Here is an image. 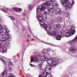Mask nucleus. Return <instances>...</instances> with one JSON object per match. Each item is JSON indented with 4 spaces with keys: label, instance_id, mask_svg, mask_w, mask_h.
Masks as SVG:
<instances>
[{
    "label": "nucleus",
    "instance_id": "nucleus-44",
    "mask_svg": "<svg viewBox=\"0 0 77 77\" xmlns=\"http://www.w3.org/2000/svg\"><path fill=\"white\" fill-rule=\"evenodd\" d=\"M22 31H23V32H24V31H25V29L24 28H22Z\"/></svg>",
    "mask_w": 77,
    "mask_h": 77
},
{
    "label": "nucleus",
    "instance_id": "nucleus-25",
    "mask_svg": "<svg viewBox=\"0 0 77 77\" xmlns=\"http://www.w3.org/2000/svg\"><path fill=\"white\" fill-rule=\"evenodd\" d=\"M56 61L57 62L58 64L59 63H61L62 62V59H59L58 60H56Z\"/></svg>",
    "mask_w": 77,
    "mask_h": 77
},
{
    "label": "nucleus",
    "instance_id": "nucleus-21",
    "mask_svg": "<svg viewBox=\"0 0 77 77\" xmlns=\"http://www.w3.org/2000/svg\"><path fill=\"white\" fill-rule=\"evenodd\" d=\"M2 11H3V12H4L5 13H6V15H7L8 14H9V12H8V11L6 10L5 8H3V9H2Z\"/></svg>",
    "mask_w": 77,
    "mask_h": 77
},
{
    "label": "nucleus",
    "instance_id": "nucleus-7",
    "mask_svg": "<svg viewBox=\"0 0 77 77\" xmlns=\"http://www.w3.org/2000/svg\"><path fill=\"white\" fill-rule=\"evenodd\" d=\"M62 32H63V35L65 36L66 37H69L71 36H72V33L71 32H69V31L68 29H66L65 30H63Z\"/></svg>",
    "mask_w": 77,
    "mask_h": 77
},
{
    "label": "nucleus",
    "instance_id": "nucleus-5",
    "mask_svg": "<svg viewBox=\"0 0 77 77\" xmlns=\"http://www.w3.org/2000/svg\"><path fill=\"white\" fill-rule=\"evenodd\" d=\"M47 34L49 36H53L54 38H56L57 40H60L61 39V38H62V35H58L56 31H52V34L51 32H48Z\"/></svg>",
    "mask_w": 77,
    "mask_h": 77
},
{
    "label": "nucleus",
    "instance_id": "nucleus-23",
    "mask_svg": "<svg viewBox=\"0 0 77 77\" xmlns=\"http://www.w3.org/2000/svg\"><path fill=\"white\" fill-rule=\"evenodd\" d=\"M33 7H32V5H29V6L28 7V8L29 10L30 11V10H32V8Z\"/></svg>",
    "mask_w": 77,
    "mask_h": 77
},
{
    "label": "nucleus",
    "instance_id": "nucleus-24",
    "mask_svg": "<svg viewBox=\"0 0 77 77\" xmlns=\"http://www.w3.org/2000/svg\"><path fill=\"white\" fill-rule=\"evenodd\" d=\"M22 16H25L26 15V11L25 10L22 13Z\"/></svg>",
    "mask_w": 77,
    "mask_h": 77
},
{
    "label": "nucleus",
    "instance_id": "nucleus-27",
    "mask_svg": "<svg viewBox=\"0 0 77 77\" xmlns=\"http://www.w3.org/2000/svg\"><path fill=\"white\" fill-rule=\"evenodd\" d=\"M5 32H6V33H7V36H8V34H9L8 33H9L10 32V31H9V30L8 29H6L5 30Z\"/></svg>",
    "mask_w": 77,
    "mask_h": 77
},
{
    "label": "nucleus",
    "instance_id": "nucleus-15",
    "mask_svg": "<svg viewBox=\"0 0 77 77\" xmlns=\"http://www.w3.org/2000/svg\"><path fill=\"white\" fill-rule=\"evenodd\" d=\"M33 61L34 62H37L38 61V58L37 57H35V58L33 57L31 60L30 63L33 62Z\"/></svg>",
    "mask_w": 77,
    "mask_h": 77
},
{
    "label": "nucleus",
    "instance_id": "nucleus-38",
    "mask_svg": "<svg viewBox=\"0 0 77 77\" xmlns=\"http://www.w3.org/2000/svg\"><path fill=\"white\" fill-rule=\"evenodd\" d=\"M48 51H51V49H50V48H49L48 49Z\"/></svg>",
    "mask_w": 77,
    "mask_h": 77
},
{
    "label": "nucleus",
    "instance_id": "nucleus-50",
    "mask_svg": "<svg viewBox=\"0 0 77 77\" xmlns=\"http://www.w3.org/2000/svg\"><path fill=\"white\" fill-rule=\"evenodd\" d=\"M62 36H63V35H62Z\"/></svg>",
    "mask_w": 77,
    "mask_h": 77
},
{
    "label": "nucleus",
    "instance_id": "nucleus-42",
    "mask_svg": "<svg viewBox=\"0 0 77 77\" xmlns=\"http://www.w3.org/2000/svg\"><path fill=\"white\" fill-rule=\"evenodd\" d=\"M52 52H56V50H52Z\"/></svg>",
    "mask_w": 77,
    "mask_h": 77
},
{
    "label": "nucleus",
    "instance_id": "nucleus-12",
    "mask_svg": "<svg viewBox=\"0 0 77 77\" xmlns=\"http://www.w3.org/2000/svg\"><path fill=\"white\" fill-rule=\"evenodd\" d=\"M13 9H14L16 12H17L18 13H20L22 11V8H13Z\"/></svg>",
    "mask_w": 77,
    "mask_h": 77
},
{
    "label": "nucleus",
    "instance_id": "nucleus-10",
    "mask_svg": "<svg viewBox=\"0 0 77 77\" xmlns=\"http://www.w3.org/2000/svg\"><path fill=\"white\" fill-rule=\"evenodd\" d=\"M75 41L77 42V36H76L72 41L68 42V43L70 44V45H72Z\"/></svg>",
    "mask_w": 77,
    "mask_h": 77
},
{
    "label": "nucleus",
    "instance_id": "nucleus-28",
    "mask_svg": "<svg viewBox=\"0 0 77 77\" xmlns=\"http://www.w3.org/2000/svg\"><path fill=\"white\" fill-rule=\"evenodd\" d=\"M43 53H47V52H48V50L45 49H44L43 50Z\"/></svg>",
    "mask_w": 77,
    "mask_h": 77
},
{
    "label": "nucleus",
    "instance_id": "nucleus-39",
    "mask_svg": "<svg viewBox=\"0 0 77 77\" xmlns=\"http://www.w3.org/2000/svg\"><path fill=\"white\" fill-rule=\"evenodd\" d=\"M12 62L10 61L9 62V65H12Z\"/></svg>",
    "mask_w": 77,
    "mask_h": 77
},
{
    "label": "nucleus",
    "instance_id": "nucleus-18",
    "mask_svg": "<svg viewBox=\"0 0 77 77\" xmlns=\"http://www.w3.org/2000/svg\"><path fill=\"white\" fill-rule=\"evenodd\" d=\"M6 40L7 41V42L5 43V42H2V39H1V40H0V43H2V42L3 43V45H5L7 44L8 46H9L11 45V44L10 43H8V41L7 40V39H6Z\"/></svg>",
    "mask_w": 77,
    "mask_h": 77
},
{
    "label": "nucleus",
    "instance_id": "nucleus-35",
    "mask_svg": "<svg viewBox=\"0 0 77 77\" xmlns=\"http://www.w3.org/2000/svg\"><path fill=\"white\" fill-rule=\"evenodd\" d=\"M72 5H74L75 3L74 1H72Z\"/></svg>",
    "mask_w": 77,
    "mask_h": 77
},
{
    "label": "nucleus",
    "instance_id": "nucleus-9",
    "mask_svg": "<svg viewBox=\"0 0 77 77\" xmlns=\"http://www.w3.org/2000/svg\"><path fill=\"white\" fill-rule=\"evenodd\" d=\"M70 33H72V35H73L75 33V27L74 26L71 25V26H70Z\"/></svg>",
    "mask_w": 77,
    "mask_h": 77
},
{
    "label": "nucleus",
    "instance_id": "nucleus-49",
    "mask_svg": "<svg viewBox=\"0 0 77 77\" xmlns=\"http://www.w3.org/2000/svg\"><path fill=\"white\" fill-rule=\"evenodd\" d=\"M68 21L67 20H66V21Z\"/></svg>",
    "mask_w": 77,
    "mask_h": 77
},
{
    "label": "nucleus",
    "instance_id": "nucleus-40",
    "mask_svg": "<svg viewBox=\"0 0 77 77\" xmlns=\"http://www.w3.org/2000/svg\"><path fill=\"white\" fill-rule=\"evenodd\" d=\"M21 20H25V18L23 17L22 18H21Z\"/></svg>",
    "mask_w": 77,
    "mask_h": 77
},
{
    "label": "nucleus",
    "instance_id": "nucleus-47",
    "mask_svg": "<svg viewBox=\"0 0 77 77\" xmlns=\"http://www.w3.org/2000/svg\"><path fill=\"white\" fill-rule=\"evenodd\" d=\"M37 54L38 56H40V53H37Z\"/></svg>",
    "mask_w": 77,
    "mask_h": 77
},
{
    "label": "nucleus",
    "instance_id": "nucleus-32",
    "mask_svg": "<svg viewBox=\"0 0 77 77\" xmlns=\"http://www.w3.org/2000/svg\"><path fill=\"white\" fill-rule=\"evenodd\" d=\"M46 77H51V74H49V73H48V74H47Z\"/></svg>",
    "mask_w": 77,
    "mask_h": 77
},
{
    "label": "nucleus",
    "instance_id": "nucleus-3",
    "mask_svg": "<svg viewBox=\"0 0 77 77\" xmlns=\"http://www.w3.org/2000/svg\"><path fill=\"white\" fill-rule=\"evenodd\" d=\"M47 62L48 64L49 65L48 66H51V68H55V67H56L58 65V63L56 60L54 61V59L53 58H49L48 59Z\"/></svg>",
    "mask_w": 77,
    "mask_h": 77
},
{
    "label": "nucleus",
    "instance_id": "nucleus-11",
    "mask_svg": "<svg viewBox=\"0 0 77 77\" xmlns=\"http://www.w3.org/2000/svg\"><path fill=\"white\" fill-rule=\"evenodd\" d=\"M0 51L2 53H6L7 52V48L6 47L2 46V49H0Z\"/></svg>",
    "mask_w": 77,
    "mask_h": 77
},
{
    "label": "nucleus",
    "instance_id": "nucleus-1",
    "mask_svg": "<svg viewBox=\"0 0 77 77\" xmlns=\"http://www.w3.org/2000/svg\"><path fill=\"white\" fill-rule=\"evenodd\" d=\"M43 5H46L47 6H49V8H45V6H42L40 5L38 6H37V7L36 11L37 14H38L39 12L37 11V9L38 8V9H41L42 8H44L41 11V12H40V14H38V15H42L41 14V12L44 9H45L44 12L46 14H51L52 13L54 12L55 11V9L53 8V7L55 6V7H57L59 6V4L58 2L56 1H53L52 0H50L48 2H45L43 4Z\"/></svg>",
    "mask_w": 77,
    "mask_h": 77
},
{
    "label": "nucleus",
    "instance_id": "nucleus-37",
    "mask_svg": "<svg viewBox=\"0 0 77 77\" xmlns=\"http://www.w3.org/2000/svg\"><path fill=\"white\" fill-rule=\"evenodd\" d=\"M49 45H51V46H55L54 45H53V44H49Z\"/></svg>",
    "mask_w": 77,
    "mask_h": 77
},
{
    "label": "nucleus",
    "instance_id": "nucleus-2",
    "mask_svg": "<svg viewBox=\"0 0 77 77\" xmlns=\"http://www.w3.org/2000/svg\"><path fill=\"white\" fill-rule=\"evenodd\" d=\"M44 8H42L41 9H39L38 7L37 8V11H39V12L37 14L36 17L40 24L41 28L42 29L44 28L46 31H48L50 30V25L48 24L45 25V20H44L42 17V15L39 14H39H40V12H41V11L43 10Z\"/></svg>",
    "mask_w": 77,
    "mask_h": 77
},
{
    "label": "nucleus",
    "instance_id": "nucleus-19",
    "mask_svg": "<svg viewBox=\"0 0 77 77\" xmlns=\"http://www.w3.org/2000/svg\"><path fill=\"white\" fill-rule=\"evenodd\" d=\"M56 13L58 14H60V13L62 12V9L60 8H57L56 9Z\"/></svg>",
    "mask_w": 77,
    "mask_h": 77
},
{
    "label": "nucleus",
    "instance_id": "nucleus-36",
    "mask_svg": "<svg viewBox=\"0 0 77 77\" xmlns=\"http://www.w3.org/2000/svg\"><path fill=\"white\" fill-rule=\"evenodd\" d=\"M67 15H68V16H69V15H70V14L69 12H68L67 13Z\"/></svg>",
    "mask_w": 77,
    "mask_h": 77
},
{
    "label": "nucleus",
    "instance_id": "nucleus-33",
    "mask_svg": "<svg viewBox=\"0 0 77 77\" xmlns=\"http://www.w3.org/2000/svg\"><path fill=\"white\" fill-rule=\"evenodd\" d=\"M47 57H45V56H44V57H46V59L47 58V57H49V56H50V54H49V53H48L47 54Z\"/></svg>",
    "mask_w": 77,
    "mask_h": 77
},
{
    "label": "nucleus",
    "instance_id": "nucleus-4",
    "mask_svg": "<svg viewBox=\"0 0 77 77\" xmlns=\"http://www.w3.org/2000/svg\"><path fill=\"white\" fill-rule=\"evenodd\" d=\"M4 29L2 28V25H0V38H1V41H2V42L6 43L7 41L6 38H5L6 34L3 32Z\"/></svg>",
    "mask_w": 77,
    "mask_h": 77
},
{
    "label": "nucleus",
    "instance_id": "nucleus-29",
    "mask_svg": "<svg viewBox=\"0 0 77 77\" xmlns=\"http://www.w3.org/2000/svg\"><path fill=\"white\" fill-rule=\"evenodd\" d=\"M7 77H14L12 75V73H10L9 74V75Z\"/></svg>",
    "mask_w": 77,
    "mask_h": 77
},
{
    "label": "nucleus",
    "instance_id": "nucleus-46",
    "mask_svg": "<svg viewBox=\"0 0 77 77\" xmlns=\"http://www.w3.org/2000/svg\"><path fill=\"white\" fill-rule=\"evenodd\" d=\"M27 37L28 38H30V36L29 35H28Z\"/></svg>",
    "mask_w": 77,
    "mask_h": 77
},
{
    "label": "nucleus",
    "instance_id": "nucleus-22",
    "mask_svg": "<svg viewBox=\"0 0 77 77\" xmlns=\"http://www.w3.org/2000/svg\"><path fill=\"white\" fill-rule=\"evenodd\" d=\"M14 28H15L16 31H17L18 33H20V29L16 26H14Z\"/></svg>",
    "mask_w": 77,
    "mask_h": 77
},
{
    "label": "nucleus",
    "instance_id": "nucleus-17",
    "mask_svg": "<svg viewBox=\"0 0 77 77\" xmlns=\"http://www.w3.org/2000/svg\"><path fill=\"white\" fill-rule=\"evenodd\" d=\"M64 20H65L64 19L62 18V17H58L57 19V21L59 23L63 22Z\"/></svg>",
    "mask_w": 77,
    "mask_h": 77
},
{
    "label": "nucleus",
    "instance_id": "nucleus-13",
    "mask_svg": "<svg viewBox=\"0 0 77 77\" xmlns=\"http://www.w3.org/2000/svg\"><path fill=\"white\" fill-rule=\"evenodd\" d=\"M69 51L71 53L74 54L76 53L77 50L74 48H71L69 49Z\"/></svg>",
    "mask_w": 77,
    "mask_h": 77
},
{
    "label": "nucleus",
    "instance_id": "nucleus-51",
    "mask_svg": "<svg viewBox=\"0 0 77 77\" xmlns=\"http://www.w3.org/2000/svg\"><path fill=\"white\" fill-rule=\"evenodd\" d=\"M13 23H14L13 22Z\"/></svg>",
    "mask_w": 77,
    "mask_h": 77
},
{
    "label": "nucleus",
    "instance_id": "nucleus-30",
    "mask_svg": "<svg viewBox=\"0 0 77 77\" xmlns=\"http://www.w3.org/2000/svg\"><path fill=\"white\" fill-rule=\"evenodd\" d=\"M2 29H6V26L5 25H3V26H2Z\"/></svg>",
    "mask_w": 77,
    "mask_h": 77
},
{
    "label": "nucleus",
    "instance_id": "nucleus-16",
    "mask_svg": "<svg viewBox=\"0 0 77 77\" xmlns=\"http://www.w3.org/2000/svg\"><path fill=\"white\" fill-rule=\"evenodd\" d=\"M0 60H1V61H2V62H3V63H4L5 65V66L6 68L5 69H7V65H8V63L6 62V61H5L3 59V58H1V57H0Z\"/></svg>",
    "mask_w": 77,
    "mask_h": 77
},
{
    "label": "nucleus",
    "instance_id": "nucleus-20",
    "mask_svg": "<svg viewBox=\"0 0 77 77\" xmlns=\"http://www.w3.org/2000/svg\"><path fill=\"white\" fill-rule=\"evenodd\" d=\"M7 36H8V37H7V38H6V39L7 40L8 39V41H9V42H11V41H12V39H11V35L9 34H8Z\"/></svg>",
    "mask_w": 77,
    "mask_h": 77
},
{
    "label": "nucleus",
    "instance_id": "nucleus-14",
    "mask_svg": "<svg viewBox=\"0 0 77 77\" xmlns=\"http://www.w3.org/2000/svg\"><path fill=\"white\" fill-rule=\"evenodd\" d=\"M54 27V29L59 30V29H60L62 28V26L59 24H57L55 25Z\"/></svg>",
    "mask_w": 77,
    "mask_h": 77
},
{
    "label": "nucleus",
    "instance_id": "nucleus-31",
    "mask_svg": "<svg viewBox=\"0 0 77 77\" xmlns=\"http://www.w3.org/2000/svg\"><path fill=\"white\" fill-rule=\"evenodd\" d=\"M50 23L51 24H54V20H52L51 21Z\"/></svg>",
    "mask_w": 77,
    "mask_h": 77
},
{
    "label": "nucleus",
    "instance_id": "nucleus-43",
    "mask_svg": "<svg viewBox=\"0 0 77 77\" xmlns=\"http://www.w3.org/2000/svg\"><path fill=\"white\" fill-rule=\"evenodd\" d=\"M10 71H12V69L11 67L10 69Z\"/></svg>",
    "mask_w": 77,
    "mask_h": 77
},
{
    "label": "nucleus",
    "instance_id": "nucleus-52",
    "mask_svg": "<svg viewBox=\"0 0 77 77\" xmlns=\"http://www.w3.org/2000/svg\"><path fill=\"white\" fill-rule=\"evenodd\" d=\"M8 69V68H7Z\"/></svg>",
    "mask_w": 77,
    "mask_h": 77
},
{
    "label": "nucleus",
    "instance_id": "nucleus-45",
    "mask_svg": "<svg viewBox=\"0 0 77 77\" xmlns=\"http://www.w3.org/2000/svg\"><path fill=\"white\" fill-rule=\"evenodd\" d=\"M63 0V2H65V1L66 2L68 1V0Z\"/></svg>",
    "mask_w": 77,
    "mask_h": 77
},
{
    "label": "nucleus",
    "instance_id": "nucleus-26",
    "mask_svg": "<svg viewBox=\"0 0 77 77\" xmlns=\"http://www.w3.org/2000/svg\"><path fill=\"white\" fill-rule=\"evenodd\" d=\"M10 18L11 20H15V18L13 16H11L10 17Z\"/></svg>",
    "mask_w": 77,
    "mask_h": 77
},
{
    "label": "nucleus",
    "instance_id": "nucleus-8",
    "mask_svg": "<svg viewBox=\"0 0 77 77\" xmlns=\"http://www.w3.org/2000/svg\"><path fill=\"white\" fill-rule=\"evenodd\" d=\"M46 59V57L43 56H40V60L41 61L38 62V64L39 66H42V65L43 62L42 61H44Z\"/></svg>",
    "mask_w": 77,
    "mask_h": 77
},
{
    "label": "nucleus",
    "instance_id": "nucleus-6",
    "mask_svg": "<svg viewBox=\"0 0 77 77\" xmlns=\"http://www.w3.org/2000/svg\"><path fill=\"white\" fill-rule=\"evenodd\" d=\"M63 5V6L65 9H70L72 8V5L68 2V1H64L63 2H61Z\"/></svg>",
    "mask_w": 77,
    "mask_h": 77
},
{
    "label": "nucleus",
    "instance_id": "nucleus-48",
    "mask_svg": "<svg viewBox=\"0 0 77 77\" xmlns=\"http://www.w3.org/2000/svg\"><path fill=\"white\" fill-rule=\"evenodd\" d=\"M30 66H33V65H32V64H30Z\"/></svg>",
    "mask_w": 77,
    "mask_h": 77
},
{
    "label": "nucleus",
    "instance_id": "nucleus-34",
    "mask_svg": "<svg viewBox=\"0 0 77 77\" xmlns=\"http://www.w3.org/2000/svg\"><path fill=\"white\" fill-rule=\"evenodd\" d=\"M35 39L36 40H38V41H41V40H40V39H39L37 37V38H35Z\"/></svg>",
    "mask_w": 77,
    "mask_h": 77
},
{
    "label": "nucleus",
    "instance_id": "nucleus-41",
    "mask_svg": "<svg viewBox=\"0 0 77 77\" xmlns=\"http://www.w3.org/2000/svg\"><path fill=\"white\" fill-rule=\"evenodd\" d=\"M42 71H43V70L42 69H40L39 70L40 72H42Z\"/></svg>",
    "mask_w": 77,
    "mask_h": 77
}]
</instances>
